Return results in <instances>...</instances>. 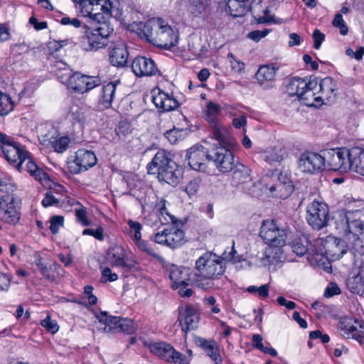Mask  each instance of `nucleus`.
<instances>
[{"mask_svg": "<svg viewBox=\"0 0 364 364\" xmlns=\"http://www.w3.org/2000/svg\"><path fill=\"white\" fill-rule=\"evenodd\" d=\"M41 143L48 147L53 149L58 153H63L68 147L70 142L67 136H60L56 135V132L52 129L46 134L39 136Z\"/></svg>", "mask_w": 364, "mask_h": 364, "instance_id": "nucleus-22", "label": "nucleus"}, {"mask_svg": "<svg viewBox=\"0 0 364 364\" xmlns=\"http://www.w3.org/2000/svg\"><path fill=\"white\" fill-rule=\"evenodd\" d=\"M35 264L38 267L41 273L47 279H51L53 277L50 274V269L52 268H54L55 270L60 268V265L56 262H53L50 267H48L47 265L43 264L42 257L39 254L35 255Z\"/></svg>", "mask_w": 364, "mask_h": 364, "instance_id": "nucleus-43", "label": "nucleus"}, {"mask_svg": "<svg viewBox=\"0 0 364 364\" xmlns=\"http://www.w3.org/2000/svg\"><path fill=\"white\" fill-rule=\"evenodd\" d=\"M64 218L60 215H54L50 219V227L53 234H56L58 232L59 228L63 225Z\"/></svg>", "mask_w": 364, "mask_h": 364, "instance_id": "nucleus-56", "label": "nucleus"}, {"mask_svg": "<svg viewBox=\"0 0 364 364\" xmlns=\"http://www.w3.org/2000/svg\"><path fill=\"white\" fill-rule=\"evenodd\" d=\"M118 279V275L116 273L112 272L109 267H105L102 271L101 282L103 283L107 282H114Z\"/></svg>", "mask_w": 364, "mask_h": 364, "instance_id": "nucleus-58", "label": "nucleus"}, {"mask_svg": "<svg viewBox=\"0 0 364 364\" xmlns=\"http://www.w3.org/2000/svg\"><path fill=\"white\" fill-rule=\"evenodd\" d=\"M21 205L14 194L0 197V221L4 224L15 226L21 220Z\"/></svg>", "mask_w": 364, "mask_h": 364, "instance_id": "nucleus-7", "label": "nucleus"}, {"mask_svg": "<svg viewBox=\"0 0 364 364\" xmlns=\"http://www.w3.org/2000/svg\"><path fill=\"white\" fill-rule=\"evenodd\" d=\"M96 163L97 158L92 151L81 149L76 151L75 159L68 163V168L71 173L78 174L92 167Z\"/></svg>", "mask_w": 364, "mask_h": 364, "instance_id": "nucleus-12", "label": "nucleus"}, {"mask_svg": "<svg viewBox=\"0 0 364 364\" xmlns=\"http://www.w3.org/2000/svg\"><path fill=\"white\" fill-rule=\"evenodd\" d=\"M248 0H227L226 11L234 17L242 16L248 9Z\"/></svg>", "mask_w": 364, "mask_h": 364, "instance_id": "nucleus-39", "label": "nucleus"}, {"mask_svg": "<svg viewBox=\"0 0 364 364\" xmlns=\"http://www.w3.org/2000/svg\"><path fill=\"white\" fill-rule=\"evenodd\" d=\"M60 82L75 92L85 94L101 84V79L98 76H91L80 73H73L65 68L57 74Z\"/></svg>", "mask_w": 364, "mask_h": 364, "instance_id": "nucleus-4", "label": "nucleus"}, {"mask_svg": "<svg viewBox=\"0 0 364 364\" xmlns=\"http://www.w3.org/2000/svg\"><path fill=\"white\" fill-rule=\"evenodd\" d=\"M22 159L18 162L16 168L19 171H26L36 180L43 182L48 179V174L38 167L31 158L30 153L23 154Z\"/></svg>", "mask_w": 364, "mask_h": 364, "instance_id": "nucleus-23", "label": "nucleus"}, {"mask_svg": "<svg viewBox=\"0 0 364 364\" xmlns=\"http://www.w3.org/2000/svg\"><path fill=\"white\" fill-rule=\"evenodd\" d=\"M314 39V47L315 49H319L323 41L325 40V34L318 29L314 30L312 34Z\"/></svg>", "mask_w": 364, "mask_h": 364, "instance_id": "nucleus-60", "label": "nucleus"}, {"mask_svg": "<svg viewBox=\"0 0 364 364\" xmlns=\"http://www.w3.org/2000/svg\"><path fill=\"white\" fill-rule=\"evenodd\" d=\"M113 29L105 23H99L95 28L85 26L84 34L81 37V47L85 51L90 52L105 48L109 45V37Z\"/></svg>", "mask_w": 364, "mask_h": 364, "instance_id": "nucleus-5", "label": "nucleus"}, {"mask_svg": "<svg viewBox=\"0 0 364 364\" xmlns=\"http://www.w3.org/2000/svg\"><path fill=\"white\" fill-rule=\"evenodd\" d=\"M299 169L306 173L315 174L325 170L323 151L320 153L305 151L298 161Z\"/></svg>", "mask_w": 364, "mask_h": 364, "instance_id": "nucleus-10", "label": "nucleus"}, {"mask_svg": "<svg viewBox=\"0 0 364 364\" xmlns=\"http://www.w3.org/2000/svg\"><path fill=\"white\" fill-rule=\"evenodd\" d=\"M179 171L176 169V164L173 161V165L171 163L157 174L159 181H163L170 185L175 186L178 183Z\"/></svg>", "mask_w": 364, "mask_h": 364, "instance_id": "nucleus-38", "label": "nucleus"}, {"mask_svg": "<svg viewBox=\"0 0 364 364\" xmlns=\"http://www.w3.org/2000/svg\"><path fill=\"white\" fill-rule=\"evenodd\" d=\"M325 168L334 171L347 172L350 169V149L346 147L323 151Z\"/></svg>", "mask_w": 364, "mask_h": 364, "instance_id": "nucleus-6", "label": "nucleus"}, {"mask_svg": "<svg viewBox=\"0 0 364 364\" xmlns=\"http://www.w3.org/2000/svg\"><path fill=\"white\" fill-rule=\"evenodd\" d=\"M59 202V199L57 198L52 192H48L46 194L44 198L43 199L42 205L44 207H48L58 204Z\"/></svg>", "mask_w": 364, "mask_h": 364, "instance_id": "nucleus-64", "label": "nucleus"}, {"mask_svg": "<svg viewBox=\"0 0 364 364\" xmlns=\"http://www.w3.org/2000/svg\"><path fill=\"white\" fill-rule=\"evenodd\" d=\"M262 157L269 164L279 163L283 160L284 151L281 149H270L263 154Z\"/></svg>", "mask_w": 364, "mask_h": 364, "instance_id": "nucleus-42", "label": "nucleus"}, {"mask_svg": "<svg viewBox=\"0 0 364 364\" xmlns=\"http://www.w3.org/2000/svg\"><path fill=\"white\" fill-rule=\"evenodd\" d=\"M103 228L102 227H98L97 229H85L82 231L83 235H89L93 236L95 238L97 239L98 240H104V235H103Z\"/></svg>", "mask_w": 364, "mask_h": 364, "instance_id": "nucleus-62", "label": "nucleus"}, {"mask_svg": "<svg viewBox=\"0 0 364 364\" xmlns=\"http://www.w3.org/2000/svg\"><path fill=\"white\" fill-rule=\"evenodd\" d=\"M342 335L346 338H353L364 344V321L354 318H346L341 323Z\"/></svg>", "mask_w": 364, "mask_h": 364, "instance_id": "nucleus-16", "label": "nucleus"}, {"mask_svg": "<svg viewBox=\"0 0 364 364\" xmlns=\"http://www.w3.org/2000/svg\"><path fill=\"white\" fill-rule=\"evenodd\" d=\"M127 224L129 227V236L134 242L139 240L141 237V230L142 225L137 221L129 220Z\"/></svg>", "mask_w": 364, "mask_h": 364, "instance_id": "nucleus-48", "label": "nucleus"}, {"mask_svg": "<svg viewBox=\"0 0 364 364\" xmlns=\"http://www.w3.org/2000/svg\"><path fill=\"white\" fill-rule=\"evenodd\" d=\"M132 70L137 77L153 76L159 73L155 62L144 56L136 57L132 63Z\"/></svg>", "mask_w": 364, "mask_h": 364, "instance_id": "nucleus-20", "label": "nucleus"}, {"mask_svg": "<svg viewBox=\"0 0 364 364\" xmlns=\"http://www.w3.org/2000/svg\"><path fill=\"white\" fill-rule=\"evenodd\" d=\"M233 170L232 183L236 187L247 191L252 183L251 169L242 164H237Z\"/></svg>", "mask_w": 364, "mask_h": 364, "instance_id": "nucleus-25", "label": "nucleus"}, {"mask_svg": "<svg viewBox=\"0 0 364 364\" xmlns=\"http://www.w3.org/2000/svg\"><path fill=\"white\" fill-rule=\"evenodd\" d=\"M264 14L258 18V22L260 23H281L282 20L280 19H274V16L269 15V11L267 9H264L263 11Z\"/></svg>", "mask_w": 364, "mask_h": 364, "instance_id": "nucleus-63", "label": "nucleus"}, {"mask_svg": "<svg viewBox=\"0 0 364 364\" xmlns=\"http://www.w3.org/2000/svg\"><path fill=\"white\" fill-rule=\"evenodd\" d=\"M168 362H171L174 364H189V358L173 349V353H171L170 360Z\"/></svg>", "mask_w": 364, "mask_h": 364, "instance_id": "nucleus-57", "label": "nucleus"}, {"mask_svg": "<svg viewBox=\"0 0 364 364\" xmlns=\"http://www.w3.org/2000/svg\"><path fill=\"white\" fill-rule=\"evenodd\" d=\"M195 269L193 284L199 288L207 289L213 287L214 279L224 274L226 265L220 256L207 252L196 261Z\"/></svg>", "mask_w": 364, "mask_h": 364, "instance_id": "nucleus-1", "label": "nucleus"}, {"mask_svg": "<svg viewBox=\"0 0 364 364\" xmlns=\"http://www.w3.org/2000/svg\"><path fill=\"white\" fill-rule=\"evenodd\" d=\"M94 0H80L76 5L78 12L84 17L90 18Z\"/></svg>", "mask_w": 364, "mask_h": 364, "instance_id": "nucleus-44", "label": "nucleus"}, {"mask_svg": "<svg viewBox=\"0 0 364 364\" xmlns=\"http://www.w3.org/2000/svg\"><path fill=\"white\" fill-rule=\"evenodd\" d=\"M99 326L97 328L104 332H117L120 317L108 316L106 312H102L96 316Z\"/></svg>", "mask_w": 364, "mask_h": 364, "instance_id": "nucleus-34", "label": "nucleus"}, {"mask_svg": "<svg viewBox=\"0 0 364 364\" xmlns=\"http://www.w3.org/2000/svg\"><path fill=\"white\" fill-rule=\"evenodd\" d=\"M189 166L197 171H205L207 162L210 161V154L203 146H195L190 148L186 155Z\"/></svg>", "mask_w": 364, "mask_h": 364, "instance_id": "nucleus-14", "label": "nucleus"}, {"mask_svg": "<svg viewBox=\"0 0 364 364\" xmlns=\"http://www.w3.org/2000/svg\"><path fill=\"white\" fill-rule=\"evenodd\" d=\"M335 228L344 232L346 235V229L348 225V218H347V212L343 214L342 213H338L333 218Z\"/></svg>", "mask_w": 364, "mask_h": 364, "instance_id": "nucleus-47", "label": "nucleus"}, {"mask_svg": "<svg viewBox=\"0 0 364 364\" xmlns=\"http://www.w3.org/2000/svg\"><path fill=\"white\" fill-rule=\"evenodd\" d=\"M144 346L149 350L160 358L168 361L171 353H173V347L165 342H145Z\"/></svg>", "mask_w": 364, "mask_h": 364, "instance_id": "nucleus-33", "label": "nucleus"}, {"mask_svg": "<svg viewBox=\"0 0 364 364\" xmlns=\"http://www.w3.org/2000/svg\"><path fill=\"white\" fill-rule=\"evenodd\" d=\"M117 89V84L109 82L104 85L100 90L98 102L104 109H108L112 107V102L114 98Z\"/></svg>", "mask_w": 364, "mask_h": 364, "instance_id": "nucleus-37", "label": "nucleus"}, {"mask_svg": "<svg viewBox=\"0 0 364 364\" xmlns=\"http://www.w3.org/2000/svg\"><path fill=\"white\" fill-rule=\"evenodd\" d=\"M105 259L112 266L124 267L129 269H136L137 262L131 257H128L127 252L122 246L115 245L109 248Z\"/></svg>", "mask_w": 364, "mask_h": 364, "instance_id": "nucleus-13", "label": "nucleus"}, {"mask_svg": "<svg viewBox=\"0 0 364 364\" xmlns=\"http://www.w3.org/2000/svg\"><path fill=\"white\" fill-rule=\"evenodd\" d=\"M159 219L162 224L169 223L174 224L176 223L174 216L168 213L164 200H161L159 203Z\"/></svg>", "mask_w": 364, "mask_h": 364, "instance_id": "nucleus-46", "label": "nucleus"}, {"mask_svg": "<svg viewBox=\"0 0 364 364\" xmlns=\"http://www.w3.org/2000/svg\"><path fill=\"white\" fill-rule=\"evenodd\" d=\"M221 109L218 104L213 102H208L206 105L205 117L207 121L210 124L218 123V117L220 114Z\"/></svg>", "mask_w": 364, "mask_h": 364, "instance_id": "nucleus-40", "label": "nucleus"}, {"mask_svg": "<svg viewBox=\"0 0 364 364\" xmlns=\"http://www.w3.org/2000/svg\"><path fill=\"white\" fill-rule=\"evenodd\" d=\"M16 185L13 179L7 176L0 177V191L6 194H13Z\"/></svg>", "mask_w": 364, "mask_h": 364, "instance_id": "nucleus-45", "label": "nucleus"}, {"mask_svg": "<svg viewBox=\"0 0 364 364\" xmlns=\"http://www.w3.org/2000/svg\"><path fill=\"white\" fill-rule=\"evenodd\" d=\"M152 101L155 106L163 112H168L175 109L179 105L175 97L160 89L154 90L152 92Z\"/></svg>", "mask_w": 364, "mask_h": 364, "instance_id": "nucleus-24", "label": "nucleus"}, {"mask_svg": "<svg viewBox=\"0 0 364 364\" xmlns=\"http://www.w3.org/2000/svg\"><path fill=\"white\" fill-rule=\"evenodd\" d=\"M136 330L132 320L120 318L117 332H122L127 334H132Z\"/></svg>", "mask_w": 364, "mask_h": 364, "instance_id": "nucleus-49", "label": "nucleus"}, {"mask_svg": "<svg viewBox=\"0 0 364 364\" xmlns=\"http://www.w3.org/2000/svg\"><path fill=\"white\" fill-rule=\"evenodd\" d=\"M287 92L289 96H296L308 107L321 106L318 99V81L316 77L291 79L287 85Z\"/></svg>", "mask_w": 364, "mask_h": 364, "instance_id": "nucleus-3", "label": "nucleus"}, {"mask_svg": "<svg viewBox=\"0 0 364 364\" xmlns=\"http://www.w3.org/2000/svg\"><path fill=\"white\" fill-rule=\"evenodd\" d=\"M306 220L314 230L327 226L329 220L328 207L324 203L314 200L307 205Z\"/></svg>", "mask_w": 364, "mask_h": 364, "instance_id": "nucleus-8", "label": "nucleus"}, {"mask_svg": "<svg viewBox=\"0 0 364 364\" xmlns=\"http://www.w3.org/2000/svg\"><path fill=\"white\" fill-rule=\"evenodd\" d=\"M69 114L74 120L79 123H83L85 121V116L82 109L77 105H72L70 107Z\"/></svg>", "mask_w": 364, "mask_h": 364, "instance_id": "nucleus-54", "label": "nucleus"}, {"mask_svg": "<svg viewBox=\"0 0 364 364\" xmlns=\"http://www.w3.org/2000/svg\"><path fill=\"white\" fill-rule=\"evenodd\" d=\"M199 321V313L196 308L187 306L179 311L178 321L186 333L197 328Z\"/></svg>", "mask_w": 364, "mask_h": 364, "instance_id": "nucleus-19", "label": "nucleus"}, {"mask_svg": "<svg viewBox=\"0 0 364 364\" xmlns=\"http://www.w3.org/2000/svg\"><path fill=\"white\" fill-rule=\"evenodd\" d=\"M259 236L267 244L281 247L286 243L287 232L279 228L274 220H264L260 228Z\"/></svg>", "mask_w": 364, "mask_h": 364, "instance_id": "nucleus-9", "label": "nucleus"}, {"mask_svg": "<svg viewBox=\"0 0 364 364\" xmlns=\"http://www.w3.org/2000/svg\"><path fill=\"white\" fill-rule=\"evenodd\" d=\"M14 108V103L11 97L0 91V117L9 114Z\"/></svg>", "mask_w": 364, "mask_h": 364, "instance_id": "nucleus-41", "label": "nucleus"}, {"mask_svg": "<svg viewBox=\"0 0 364 364\" xmlns=\"http://www.w3.org/2000/svg\"><path fill=\"white\" fill-rule=\"evenodd\" d=\"M198 346L201 348L203 351L209 356L215 364H221L222 358L220 355L217 343L213 340H207L198 337L195 340Z\"/></svg>", "mask_w": 364, "mask_h": 364, "instance_id": "nucleus-30", "label": "nucleus"}, {"mask_svg": "<svg viewBox=\"0 0 364 364\" xmlns=\"http://www.w3.org/2000/svg\"><path fill=\"white\" fill-rule=\"evenodd\" d=\"M1 149L7 161L16 168L18 162L22 159L23 154L28 152L19 144L13 141L11 139L9 142L4 144Z\"/></svg>", "mask_w": 364, "mask_h": 364, "instance_id": "nucleus-27", "label": "nucleus"}, {"mask_svg": "<svg viewBox=\"0 0 364 364\" xmlns=\"http://www.w3.org/2000/svg\"><path fill=\"white\" fill-rule=\"evenodd\" d=\"M154 240L156 243L171 248H176L184 242V232L176 227L171 226L157 232L155 235Z\"/></svg>", "mask_w": 364, "mask_h": 364, "instance_id": "nucleus-15", "label": "nucleus"}, {"mask_svg": "<svg viewBox=\"0 0 364 364\" xmlns=\"http://www.w3.org/2000/svg\"><path fill=\"white\" fill-rule=\"evenodd\" d=\"M201 184V178L199 177L191 180L185 188L186 193L191 197L197 193Z\"/></svg>", "mask_w": 364, "mask_h": 364, "instance_id": "nucleus-50", "label": "nucleus"}, {"mask_svg": "<svg viewBox=\"0 0 364 364\" xmlns=\"http://www.w3.org/2000/svg\"><path fill=\"white\" fill-rule=\"evenodd\" d=\"M291 250L298 256H303L309 252L306 246L300 241H295L292 243Z\"/></svg>", "mask_w": 364, "mask_h": 364, "instance_id": "nucleus-59", "label": "nucleus"}, {"mask_svg": "<svg viewBox=\"0 0 364 364\" xmlns=\"http://www.w3.org/2000/svg\"><path fill=\"white\" fill-rule=\"evenodd\" d=\"M228 147L224 146L215 147L210 154V160L214 162L217 169L223 173L233 170L237 164L232 152Z\"/></svg>", "mask_w": 364, "mask_h": 364, "instance_id": "nucleus-11", "label": "nucleus"}, {"mask_svg": "<svg viewBox=\"0 0 364 364\" xmlns=\"http://www.w3.org/2000/svg\"><path fill=\"white\" fill-rule=\"evenodd\" d=\"M350 169L364 176V149L355 146L350 149Z\"/></svg>", "mask_w": 364, "mask_h": 364, "instance_id": "nucleus-36", "label": "nucleus"}, {"mask_svg": "<svg viewBox=\"0 0 364 364\" xmlns=\"http://www.w3.org/2000/svg\"><path fill=\"white\" fill-rule=\"evenodd\" d=\"M269 285L268 284H263L260 287L250 286L247 291L249 293H257L258 296L262 299L267 298L269 295Z\"/></svg>", "mask_w": 364, "mask_h": 364, "instance_id": "nucleus-51", "label": "nucleus"}, {"mask_svg": "<svg viewBox=\"0 0 364 364\" xmlns=\"http://www.w3.org/2000/svg\"><path fill=\"white\" fill-rule=\"evenodd\" d=\"M228 58L230 60L231 69L233 72L240 73L244 70L245 63L240 60H237L232 53H229L228 55Z\"/></svg>", "mask_w": 364, "mask_h": 364, "instance_id": "nucleus-55", "label": "nucleus"}, {"mask_svg": "<svg viewBox=\"0 0 364 364\" xmlns=\"http://www.w3.org/2000/svg\"><path fill=\"white\" fill-rule=\"evenodd\" d=\"M348 225L346 229V236L352 235L354 240L359 242V235L364 230V208L347 212Z\"/></svg>", "mask_w": 364, "mask_h": 364, "instance_id": "nucleus-18", "label": "nucleus"}, {"mask_svg": "<svg viewBox=\"0 0 364 364\" xmlns=\"http://www.w3.org/2000/svg\"><path fill=\"white\" fill-rule=\"evenodd\" d=\"M168 277L171 281V287H177L178 285H183L184 284H190L193 282V279L190 277L189 269L182 267H178L172 264L169 267Z\"/></svg>", "mask_w": 364, "mask_h": 364, "instance_id": "nucleus-29", "label": "nucleus"}, {"mask_svg": "<svg viewBox=\"0 0 364 364\" xmlns=\"http://www.w3.org/2000/svg\"><path fill=\"white\" fill-rule=\"evenodd\" d=\"M318 99L322 105H331L338 95L337 82L332 77H326L318 82Z\"/></svg>", "mask_w": 364, "mask_h": 364, "instance_id": "nucleus-17", "label": "nucleus"}, {"mask_svg": "<svg viewBox=\"0 0 364 364\" xmlns=\"http://www.w3.org/2000/svg\"><path fill=\"white\" fill-rule=\"evenodd\" d=\"M212 127V134L215 140H217L220 146H233L235 145V140L230 136L227 128L222 124L218 122L210 124Z\"/></svg>", "mask_w": 364, "mask_h": 364, "instance_id": "nucleus-32", "label": "nucleus"}, {"mask_svg": "<svg viewBox=\"0 0 364 364\" xmlns=\"http://www.w3.org/2000/svg\"><path fill=\"white\" fill-rule=\"evenodd\" d=\"M129 53L124 42L117 38L112 41L109 55L110 63L116 67H124L127 64Z\"/></svg>", "mask_w": 364, "mask_h": 364, "instance_id": "nucleus-21", "label": "nucleus"}, {"mask_svg": "<svg viewBox=\"0 0 364 364\" xmlns=\"http://www.w3.org/2000/svg\"><path fill=\"white\" fill-rule=\"evenodd\" d=\"M332 24L334 27L339 28L340 33L343 36L346 35L348 31V28L346 26L343 16L341 14H337L332 21Z\"/></svg>", "mask_w": 364, "mask_h": 364, "instance_id": "nucleus-53", "label": "nucleus"}, {"mask_svg": "<svg viewBox=\"0 0 364 364\" xmlns=\"http://www.w3.org/2000/svg\"><path fill=\"white\" fill-rule=\"evenodd\" d=\"M173 165V161L171 160L164 151H158L151 161L147 165V170L149 174H158L161 172L168 164Z\"/></svg>", "mask_w": 364, "mask_h": 364, "instance_id": "nucleus-31", "label": "nucleus"}, {"mask_svg": "<svg viewBox=\"0 0 364 364\" xmlns=\"http://www.w3.org/2000/svg\"><path fill=\"white\" fill-rule=\"evenodd\" d=\"M346 282L348 289L354 294L364 293V262H360L358 269H354Z\"/></svg>", "mask_w": 364, "mask_h": 364, "instance_id": "nucleus-28", "label": "nucleus"}, {"mask_svg": "<svg viewBox=\"0 0 364 364\" xmlns=\"http://www.w3.org/2000/svg\"><path fill=\"white\" fill-rule=\"evenodd\" d=\"M270 30L267 28L262 31L256 30L249 33L247 36L251 40L255 42H258L262 38H264L266 36H267Z\"/></svg>", "mask_w": 364, "mask_h": 364, "instance_id": "nucleus-61", "label": "nucleus"}, {"mask_svg": "<svg viewBox=\"0 0 364 364\" xmlns=\"http://www.w3.org/2000/svg\"><path fill=\"white\" fill-rule=\"evenodd\" d=\"M141 30L146 39L157 47L168 50L178 43V31L162 18H153L148 20Z\"/></svg>", "mask_w": 364, "mask_h": 364, "instance_id": "nucleus-2", "label": "nucleus"}, {"mask_svg": "<svg viewBox=\"0 0 364 364\" xmlns=\"http://www.w3.org/2000/svg\"><path fill=\"white\" fill-rule=\"evenodd\" d=\"M267 188L269 189V193L273 197L284 199L290 196L293 193L294 185L291 181L285 182L279 181L275 184L270 185L269 187L267 186Z\"/></svg>", "mask_w": 364, "mask_h": 364, "instance_id": "nucleus-35", "label": "nucleus"}, {"mask_svg": "<svg viewBox=\"0 0 364 364\" xmlns=\"http://www.w3.org/2000/svg\"><path fill=\"white\" fill-rule=\"evenodd\" d=\"M277 70L278 67L273 64L260 66L256 73V79L259 85L267 90L274 87Z\"/></svg>", "mask_w": 364, "mask_h": 364, "instance_id": "nucleus-26", "label": "nucleus"}, {"mask_svg": "<svg viewBox=\"0 0 364 364\" xmlns=\"http://www.w3.org/2000/svg\"><path fill=\"white\" fill-rule=\"evenodd\" d=\"M41 325L51 333H55L59 330V326L56 321L52 320L48 314L46 318L41 320Z\"/></svg>", "mask_w": 364, "mask_h": 364, "instance_id": "nucleus-52", "label": "nucleus"}]
</instances>
